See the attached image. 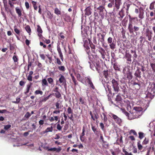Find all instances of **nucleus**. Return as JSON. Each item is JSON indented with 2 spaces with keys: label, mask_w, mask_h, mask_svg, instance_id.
Segmentation results:
<instances>
[{
  "label": "nucleus",
  "mask_w": 155,
  "mask_h": 155,
  "mask_svg": "<svg viewBox=\"0 0 155 155\" xmlns=\"http://www.w3.org/2000/svg\"><path fill=\"white\" fill-rule=\"evenodd\" d=\"M106 34V32L104 30H101V32L97 34L98 38V45L100 46L101 44L103 47L106 48L108 47L107 43L105 42V37Z\"/></svg>",
  "instance_id": "1"
},
{
  "label": "nucleus",
  "mask_w": 155,
  "mask_h": 155,
  "mask_svg": "<svg viewBox=\"0 0 155 155\" xmlns=\"http://www.w3.org/2000/svg\"><path fill=\"white\" fill-rule=\"evenodd\" d=\"M131 5V4H129L128 3L125 2L124 3L122 8L119 11L118 14V18L121 21L125 15L124 9L126 10V14L127 15H128L129 13V9Z\"/></svg>",
  "instance_id": "2"
},
{
  "label": "nucleus",
  "mask_w": 155,
  "mask_h": 155,
  "mask_svg": "<svg viewBox=\"0 0 155 155\" xmlns=\"http://www.w3.org/2000/svg\"><path fill=\"white\" fill-rule=\"evenodd\" d=\"M155 83L148 87L147 90L146 97L152 99L155 94Z\"/></svg>",
  "instance_id": "3"
},
{
  "label": "nucleus",
  "mask_w": 155,
  "mask_h": 155,
  "mask_svg": "<svg viewBox=\"0 0 155 155\" xmlns=\"http://www.w3.org/2000/svg\"><path fill=\"white\" fill-rule=\"evenodd\" d=\"M112 86L113 88L114 91L115 93H117L119 91V82L118 81H117L114 79H113L111 81Z\"/></svg>",
  "instance_id": "4"
},
{
  "label": "nucleus",
  "mask_w": 155,
  "mask_h": 155,
  "mask_svg": "<svg viewBox=\"0 0 155 155\" xmlns=\"http://www.w3.org/2000/svg\"><path fill=\"white\" fill-rule=\"evenodd\" d=\"M94 8L95 11H97L98 13L102 18H104V12L105 11L104 7L102 5H100L96 8L95 7Z\"/></svg>",
  "instance_id": "5"
},
{
  "label": "nucleus",
  "mask_w": 155,
  "mask_h": 155,
  "mask_svg": "<svg viewBox=\"0 0 155 155\" xmlns=\"http://www.w3.org/2000/svg\"><path fill=\"white\" fill-rule=\"evenodd\" d=\"M85 79L86 83H87L89 86L92 89L94 90L95 87L92 81V78L89 76H88L85 77Z\"/></svg>",
  "instance_id": "6"
},
{
  "label": "nucleus",
  "mask_w": 155,
  "mask_h": 155,
  "mask_svg": "<svg viewBox=\"0 0 155 155\" xmlns=\"http://www.w3.org/2000/svg\"><path fill=\"white\" fill-rule=\"evenodd\" d=\"M107 43L109 44L110 48L114 49L115 48L116 42L114 41L112 38L109 37L107 39Z\"/></svg>",
  "instance_id": "7"
},
{
  "label": "nucleus",
  "mask_w": 155,
  "mask_h": 155,
  "mask_svg": "<svg viewBox=\"0 0 155 155\" xmlns=\"http://www.w3.org/2000/svg\"><path fill=\"white\" fill-rule=\"evenodd\" d=\"M109 116L111 117H112L118 124H120L122 122L121 119L119 117L116 115L114 114L110 113L109 114Z\"/></svg>",
  "instance_id": "8"
},
{
  "label": "nucleus",
  "mask_w": 155,
  "mask_h": 155,
  "mask_svg": "<svg viewBox=\"0 0 155 155\" xmlns=\"http://www.w3.org/2000/svg\"><path fill=\"white\" fill-rule=\"evenodd\" d=\"M59 76H61L60 78L59 79V81L61 83H62V84L64 85V88L66 89L67 85L66 79L64 76L61 74L59 75Z\"/></svg>",
  "instance_id": "9"
},
{
  "label": "nucleus",
  "mask_w": 155,
  "mask_h": 155,
  "mask_svg": "<svg viewBox=\"0 0 155 155\" xmlns=\"http://www.w3.org/2000/svg\"><path fill=\"white\" fill-rule=\"evenodd\" d=\"M145 34L146 37H147L148 40L149 41H151L152 40V32L148 28L146 29Z\"/></svg>",
  "instance_id": "10"
},
{
  "label": "nucleus",
  "mask_w": 155,
  "mask_h": 155,
  "mask_svg": "<svg viewBox=\"0 0 155 155\" xmlns=\"http://www.w3.org/2000/svg\"><path fill=\"white\" fill-rule=\"evenodd\" d=\"M92 7L89 6L86 8L84 10L85 16H88L91 15L92 13Z\"/></svg>",
  "instance_id": "11"
},
{
  "label": "nucleus",
  "mask_w": 155,
  "mask_h": 155,
  "mask_svg": "<svg viewBox=\"0 0 155 155\" xmlns=\"http://www.w3.org/2000/svg\"><path fill=\"white\" fill-rule=\"evenodd\" d=\"M125 75L127 77L125 79H127L129 81H130L133 78L132 72L130 69H128Z\"/></svg>",
  "instance_id": "12"
},
{
  "label": "nucleus",
  "mask_w": 155,
  "mask_h": 155,
  "mask_svg": "<svg viewBox=\"0 0 155 155\" xmlns=\"http://www.w3.org/2000/svg\"><path fill=\"white\" fill-rule=\"evenodd\" d=\"M51 95V94H50L48 96H47L46 97H44L41 98L39 101V105H41L42 104V103L43 102H45L48 100L50 97V96Z\"/></svg>",
  "instance_id": "13"
},
{
  "label": "nucleus",
  "mask_w": 155,
  "mask_h": 155,
  "mask_svg": "<svg viewBox=\"0 0 155 155\" xmlns=\"http://www.w3.org/2000/svg\"><path fill=\"white\" fill-rule=\"evenodd\" d=\"M127 64H130L132 61L131 55L129 53H126L125 55Z\"/></svg>",
  "instance_id": "14"
},
{
  "label": "nucleus",
  "mask_w": 155,
  "mask_h": 155,
  "mask_svg": "<svg viewBox=\"0 0 155 155\" xmlns=\"http://www.w3.org/2000/svg\"><path fill=\"white\" fill-rule=\"evenodd\" d=\"M137 69L134 75L136 78H140L141 77V72L140 71V68L137 67Z\"/></svg>",
  "instance_id": "15"
},
{
  "label": "nucleus",
  "mask_w": 155,
  "mask_h": 155,
  "mask_svg": "<svg viewBox=\"0 0 155 155\" xmlns=\"http://www.w3.org/2000/svg\"><path fill=\"white\" fill-rule=\"evenodd\" d=\"M94 65L95 66V68L97 71L98 73L100 72V68H101V63L99 61H96L94 64Z\"/></svg>",
  "instance_id": "16"
},
{
  "label": "nucleus",
  "mask_w": 155,
  "mask_h": 155,
  "mask_svg": "<svg viewBox=\"0 0 155 155\" xmlns=\"http://www.w3.org/2000/svg\"><path fill=\"white\" fill-rule=\"evenodd\" d=\"M110 72L108 70H104L103 71V75L106 79V81L109 80V78L110 77Z\"/></svg>",
  "instance_id": "17"
},
{
  "label": "nucleus",
  "mask_w": 155,
  "mask_h": 155,
  "mask_svg": "<svg viewBox=\"0 0 155 155\" xmlns=\"http://www.w3.org/2000/svg\"><path fill=\"white\" fill-rule=\"evenodd\" d=\"M115 7L118 10L119 9L120 6L121 4V0H114Z\"/></svg>",
  "instance_id": "18"
},
{
  "label": "nucleus",
  "mask_w": 155,
  "mask_h": 155,
  "mask_svg": "<svg viewBox=\"0 0 155 155\" xmlns=\"http://www.w3.org/2000/svg\"><path fill=\"white\" fill-rule=\"evenodd\" d=\"M128 30L130 34H133L134 32V26H133L131 22H129L128 26Z\"/></svg>",
  "instance_id": "19"
},
{
  "label": "nucleus",
  "mask_w": 155,
  "mask_h": 155,
  "mask_svg": "<svg viewBox=\"0 0 155 155\" xmlns=\"http://www.w3.org/2000/svg\"><path fill=\"white\" fill-rule=\"evenodd\" d=\"M57 51H58L59 56L62 61H63V56L61 52V48L59 45H58L57 46Z\"/></svg>",
  "instance_id": "20"
},
{
  "label": "nucleus",
  "mask_w": 155,
  "mask_h": 155,
  "mask_svg": "<svg viewBox=\"0 0 155 155\" xmlns=\"http://www.w3.org/2000/svg\"><path fill=\"white\" fill-rule=\"evenodd\" d=\"M122 98L120 95L119 94H117L115 99V101L117 102L116 103L119 105L121 104L122 101Z\"/></svg>",
  "instance_id": "21"
},
{
  "label": "nucleus",
  "mask_w": 155,
  "mask_h": 155,
  "mask_svg": "<svg viewBox=\"0 0 155 155\" xmlns=\"http://www.w3.org/2000/svg\"><path fill=\"white\" fill-rule=\"evenodd\" d=\"M89 44L90 46L91 49V51L93 53H95V46L94 45L92 42L90 41H89Z\"/></svg>",
  "instance_id": "22"
},
{
  "label": "nucleus",
  "mask_w": 155,
  "mask_h": 155,
  "mask_svg": "<svg viewBox=\"0 0 155 155\" xmlns=\"http://www.w3.org/2000/svg\"><path fill=\"white\" fill-rule=\"evenodd\" d=\"M131 53L133 54V58L134 59V61H136L135 59L137 58V55L136 53V50H131Z\"/></svg>",
  "instance_id": "23"
},
{
  "label": "nucleus",
  "mask_w": 155,
  "mask_h": 155,
  "mask_svg": "<svg viewBox=\"0 0 155 155\" xmlns=\"http://www.w3.org/2000/svg\"><path fill=\"white\" fill-rule=\"evenodd\" d=\"M122 91L123 93L124 94H127V89L126 87V86L125 85H122L121 87Z\"/></svg>",
  "instance_id": "24"
},
{
  "label": "nucleus",
  "mask_w": 155,
  "mask_h": 155,
  "mask_svg": "<svg viewBox=\"0 0 155 155\" xmlns=\"http://www.w3.org/2000/svg\"><path fill=\"white\" fill-rule=\"evenodd\" d=\"M107 5L108 7L109 8H112L113 7H114H114H115V6L114 5V0H111V1Z\"/></svg>",
  "instance_id": "25"
},
{
  "label": "nucleus",
  "mask_w": 155,
  "mask_h": 155,
  "mask_svg": "<svg viewBox=\"0 0 155 155\" xmlns=\"http://www.w3.org/2000/svg\"><path fill=\"white\" fill-rule=\"evenodd\" d=\"M64 20L67 22L71 21V18L70 16L67 14H64Z\"/></svg>",
  "instance_id": "26"
},
{
  "label": "nucleus",
  "mask_w": 155,
  "mask_h": 155,
  "mask_svg": "<svg viewBox=\"0 0 155 155\" xmlns=\"http://www.w3.org/2000/svg\"><path fill=\"white\" fill-rule=\"evenodd\" d=\"M92 129L94 132V134L96 135H97L99 134V131L97 130V128L91 125Z\"/></svg>",
  "instance_id": "27"
},
{
  "label": "nucleus",
  "mask_w": 155,
  "mask_h": 155,
  "mask_svg": "<svg viewBox=\"0 0 155 155\" xmlns=\"http://www.w3.org/2000/svg\"><path fill=\"white\" fill-rule=\"evenodd\" d=\"M122 112L123 113L127 116L128 117V118L129 119H131V118H130L129 115H130V114L127 112L125 109L124 108H121L120 109Z\"/></svg>",
  "instance_id": "28"
},
{
  "label": "nucleus",
  "mask_w": 155,
  "mask_h": 155,
  "mask_svg": "<svg viewBox=\"0 0 155 155\" xmlns=\"http://www.w3.org/2000/svg\"><path fill=\"white\" fill-rule=\"evenodd\" d=\"M32 85V83H30L29 84H27V85L26 91L24 93L25 94H27L29 92L30 88Z\"/></svg>",
  "instance_id": "29"
},
{
  "label": "nucleus",
  "mask_w": 155,
  "mask_h": 155,
  "mask_svg": "<svg viewBox=\"0 0 155 155\" xmlns=\"http://www.w3.org/2000/svg\"><path fill=\"white\" fill-rule=\"evenodd\" d=\"M101 82L102 83V84L104 87L105 88V89L106 91L107 92V88H106V86L108 84V83L109 82H106L104 80H102L101 81Z\"/></svg>",
  "instance_id": "30"
},
{
  "label": "nucleus",
  "mask_w": 155,
  "mask_h": 155,
  "mask_svg": "<svg viewBox=\"0 0 155 155\" xmlns=\"http://www.w3.org/2000/svg\"><path fill=\"white\" fill-rule=\"evenodd\" d=\"M129 22H135L136 21H138V18L137 17H131L130 15H129Z\"/></svg>",
  "instance_id": "31"
},
{
  "label": "nucleus",
  "mask_w": 155,
  "mask_h": 155,
  "mask_svg": "<svg viewBox=\"0 0 155 155\" xmlns=\"http://www.w3.org/2000/svg\"><path fill=\"white\" fill-rule=\"evenodd\" d=\"M53 130V127L52 126H51L50 127H47L43 132L45 134L49 132H52Z\"/></svg>",
  "instance_id": "32"
},
{
  "label": "nucleus",
  "mask_w": 155,
  "mask_h": 155,
  "mask_svg": "<svg viewBox=\"0 0 155 155\" xmlns=\"http://www.w3.org/2000/svg\"><path fill=\"white\" fill-rule=\"evenodd\" d=\"M134 108L135 110L134 112H139V113H140V114H141V111L142 110V109L141 107H134Z\"/></svg>",
  "instance_id": "33"
},
{
  "label": "nucleus",
  "mask_w": 155,
  "mask_h": 155,
  "mask_svg": "<svg viewBox=\"0 0 155 155\" xmlns=\"http://www.w3.org/2000/svg\"><path fill=\"white\" fill-rule=\"evenodd\" d=\"M139 39H140V42L141 44L142 43L143 41H144V42L145 41V38L144 36V35H143V32H142V35L140 36Z\"/></svg>",
  "instance_id": "34"
},
{
  "label": "nucleus",
  "mask_w": 155,
  "mask_h": 155,
  "mask_svg": "<svg viewBox=\"0 0 155 155\" xmlns=\"http://www.w3.org/2000/svg\"><path fill=\"white\" fill-rule=\"evenodd\" d=\"M141 70L143 72V76H144V77H145L146 76L145 73L147 72V71H146V69L145 67L143 65H141Z\"/></svg>",
  "instance_id": "35"
},
{
  "label": "nucleus",
  "mask_w": 155,
  "mask_h": 155,
  "mask_svg": "<svg viewBox=\"0 0 155 155\" xmlns=\"http://www.w3.org/2000/svg\"><path fill=\"white\" fill-rule=\"evenodd\" d=\"M155 3V1L153 2H152L150 5L149 9L150 10L155 11V8H154V4Z\"/></svg>",
  "instance_id": "36"
},
{
  "label": "nucleus",
  "mask_w": 155,
  "mask_h": 155,
  "mask_svg": "<svg viewBox=\"0 0 155 155\" xmlns=\"http://www.w3.org/2000/svg\"><path fill=\"white\" fill-rule=\"evenodd\" d=\"M16 12L18 14L19 17H21L22 15V13L20 9L17 7L15 8Z\"/></svg>",
  "instance_id": "37"
},
{
  "label": "nucleus",
  "mask_w": 155,
  "mask_h": 155,
  "mask_svg": "<svg viewBox=\"0 0 155 155\" xmlns=\"http://www.w3.org/2000/svg\"><path fill=\"white\" fill-rule=\"evenodd\" d=\"M144 12H140L139 13L138 17L140 19H142L144 18Z\"/></svg>",
  "instance_id": "38"
},
{
  "label": "nucleus",
  "mask_w": 155,
  "mask_h": 155,
  "mask_svg": "<svg viewBox=\"0 0 155 155\" xmlns=\"http://www.w3.org/2000/svg\"><path fill=\"white\" fill-rule=\"evenodd\" d=\"M139 112H134V114H135V116L136 118H138L140 117V116H141L142 113V110L141 111V114H140V113H139Z\"/></svg>",
  "instance_id": "39"
},
{
  "label": "nucleus",
  "mask_w": 155,
  "mask_h": 155,
  "mask_svg": "<svg viewBox=\"0 0 155 155\" xmlns=\"http://www.w3.org/2000/svg\"><path fill=\"white\" fill-rule=\"evenodd\" d=\"M106 88H107V91H108L110 96L111 95H112V93L110 89V87L108 84L106 86Z\"/></svg>",
  "instance_id": "40"
},
{
  "label": "nucleus",
  "mask_w": 155,
  "mask_h": 155,
  "mask_svg": "<svg viewBox=\"0 0 155 155\" xmlns=\"http://www.w3.org/2000/svg\"><path fill=\"white\" fill-rule=\"evenodd\" d=\"M59 101H57L55 103V105L56 107V109L57 110H59L61 108L60 104L59 103Z\"/></svg>",
  "instance_id": "41"
},
{
  "label": "nucleus",
  "mask_w": 155,
  "mask_h": 155,
  "mask_svg": "<svg viewBox=\"0 0 155 155\" xmlns=\"http://www.w3.org/2000/svg\"><path fill=\"white\" fill-rule=\"evenodd\" d=\"M54 12L57 15H60L61 13V11L57 8H55Z\"/></svg>",
  "instance_id": "42"
},
{
  "label": "nucleus",
  "mask_w": 155,
  "mask_h": 155,
  "mask_svg": "<svg viewBox=\"0 0 155 155\" xmlns=\"http://www.w3.org/2000/svg\"><path fill=\"white\" fill-rule=\"evenodd\" d=\"M97 12V11H94V20H97L99 18V15Z\"/></svg>",
  "instance_id": "43"
},
{
  "label": "nucleus",
  "mask_w": 155,
  "mask_h": 155,
  "mask_svg": "<svg viewBox=\"0 0 155 155\" xmlns=\"http://www.w3.org/2000/svg\"><path fill=\"white\" fill-rule=\"evenodd\" d=\"M113 67L115 70L118 71H120V68L118 65H117V63L114 64Z\"/></svg>",
  "instance_id": "44"
},
{
  "label": "nucleus",
  "mask_w": 155,
  "mask_h": 155,
  "mask_svg": "<svg viewBox=\"0 0 155 155\" xmlns=\"http://www.w3.org/2000/svg\"><path fill=\"white\" fill-rule=\"evenodd\" d=\"M42 85L43 86H48V83L45 79H44L42 80Z\"/></svg>",
  "instance_id": "45"
},
{
  "label": "nucleus",
  "mask_w": 155,
  "mask_h": 155,
  "mask_svg": "<svg viewBox=\"0 0 155 155\" xmlns=\"http://www.w3.org/2000/svg\"><path fill=\"white\" fill-rule=\"evenodd\" d=\"M32 4L33 5L34 9L35 10H37L38 9V7L36 5L37 2H36L32 1Z\"/></svg>",
  "instance_id": "46"
},
{
  "label": "nucleus",
  "mask_w": 155,
  "mask_h": 155,
  "mask_svg": "<svg viewBox=\"0 0 155 155\" xmlns=\"http://www.w3.org/2000/svg\"><path fill=\"white\" fill-rule=\"evenodd\" d=\"M58 68L59 70L63 72L65 70V68L63 66H58Z\"/></svg>",
  "instance_id": "47"
},
{
  "label": "nucleus",
  "mask_w": 155,
  "mask_h": 155,
  "mask_svg": "<svg viewBox=\"0 0 155 155\" xmlns=\"http://www.w3.org/2000/svg\"><path fill=\"white\" fill-rule=\"evenodd\" d=\"M54 95L57 98H59L61 97V95L59 91L56 92Z\"/></svg>",
  "instance_id": "48"
},
{
  "label": "nucleus",
  "mask_w": 155,
  "mask_h": 155,
  "mask_svg": "<svg viewBox=\"0 0 155 155\" xmlns=\"http://www.w3.org/2000/svg\"><path fill=\"white\" fill-rule=\"evenodd\" d=\"M139 137L140 139H142L144 137V134L142 132H140L138 133Z\"/></svg>",
  "instance_id": "49"
},
{
  "label": "nucleus",
  "mask_w": 155,
  "mask_h": 155,
  "mask_svg": "<svg viewBox=\"0 0 155 155\" xmlns=\"http://www.w3.org/2000/svg\"><path fill=\"white\" fill-rule=\"evenodd\" d=\"M25 29L28 33H29L31 32V29L29 25H27L25 27Z\"/></svg>",
  "instance_id": "50"
},
{
  "label": "nucleus",
  "mask_w": 155,
  "mask_h": 155,
  "mask_svg": "<svg viewBox=\"0 0 155 155\" xmlns=\"http://www.w3.org/2000/svg\"><path fill=\"white\" fill-rule=\"evenodd\" d=\"M149 142V139L148 138H147L146 137H145L143 142V144L145 145L147 144Z\"/></svg>",
  "instance_id": "51"
},
{
  "label": "nucleus",
  "mask_w": 155,
  "mask_h": 155,
  "mask_svg": "<svg viewBox=\"0 0 155 155\" xmlns=\"http://www.w3.org/2000/svg\"><path fill=\"white\" fill-rule=\"evenodd\" d=\"M14 30L15 32L18 35H19L20 34V31L17 28L16 26H14Z\"/></svg>",
  "instance_id": "52"
},
{
  "label": "nucleus",
  "mask_w": 155,
  "mask_h": 155,
  "mask_svg": "<svg viewBox=\"0 0 155 155\" xmlns=\"http://www.w3.org/2000/svg\"><path fill=\"white\" fill-rule=\"evenodd\" d=\"M37 31L38 33H42V30L40 26L39 25H38L37 26Z\"/></svg>",
  "instance_id": "53"
},
{
  "label": "nucleus",
  "mask_w": 155,
  "mask_h": 155,
  "mask_svg": "<svg viewBox=\"0 0 155 155\" xmlns=\"http://www.w3.org/2000/svg\"><path fill=\"white\" fill-rule=\"evenodd\" d=\"M42 41L47 44H49L50 43V40L49 39H46L45 38L43 37L42 39Z\"/></svg>",
  "instance_id": "54"
},
{
  "label": "nucleus",
  "mask_w": 155,
  "mask_h": 155,
  "mask_svg": "<svg viewBox=\"0 0 155 155\" xmlns=\"http://www.w3.org/2000/svg\"><path fill=\"white\" fill-rule=\"evenodd\" d=\"M83 27L82 26H81V33L82 34H86L87 35V29H85V28H84L83 30Z\"/></svg>",
  "instance_id": "55"
},
{
  "label": "nucleus",
  "mask_w": 155,
  "mask_h": 155,
  "mask_svg": "<svg viewBox=\"0 0 155 155\" xmlns=\"http://www.w3.org/2000/svg\"><path fill=\"white\" fill-rule=\"evenodd\" d=\"M127 21L126 20V18H124L122 21V23L123 26H126Z\"/></svg>",
  "instance_id": "56"
},
{
  "label": "nucleus",
  "mask_w": 155,
  "mask_h": 155,
  "mask_svg": "<svg viewBox=\"0 0 155 155\" xmlns=\"http://www.w3.org/2000/svg\"><path fill=\"white\" fill-rule=\"evenodd\" d=\"M31 115V114L28 112H27L24 116V117H25L27 119Z\"/></svg>",
  "instance_id": "57"
},
{
  "label": "nucleus",
  "mask_w": 155,
  "mask_h": 155,
  "mask_svg": "<svg viewBox=\"0 0 155 155\" xmlns=\"http://www.w3.org/2000/svg\"><path fill=\"white\" fill-rule=\"evenodd\" d=\"M103 147H104L106 149H107L109 148V145L108 143L107 142V143L102 144V145Z\"/></svg>",
  "instance_id": "58"
},
{
  "label": "nucleus",
  "mask_w": 155,
  "mask_h": 155,
  "mask_svg": "<svg viewBox=\"0 0 155 155\" xmlns=\"http://www.w3.org/2000/svg\"><path fill=\"white\" fill-rule=\"evenodd\" d=\"M43 92L41 91L37 90L35 91V94L36 95L39 94L41 95H42L43 94Z\"/></svg>",
  "instance_id": "59"
},
{
  "label": "nucleus",
  "mask_w": 155,
  "mask_h": 155,
  "mask_svg": "<svg viewBox=\"0 0 155 155\" xmlns=\"http://www.w3.org/2000/svg\"><path fill=\"white\" fill-rule=\"evenodd\" d=\"M48 17L49 19H51L53 17V15L49 11H48L47 13Z\"/></svg>",
  "instance_id": "60"
},
{
  "label": "nucleus",
  "mask_w": 155,
  "mask_h": 155,
  "mask_svg": "<svg viewBox=\"0 0 155 155\" xmlns=\"http://www.w3.org/2000/svg\"><path fill=\"white\" fill-rule=\"evenodd\" d=\"M48 81L49 83L51 84H53V80L51 78H48Z\"/></svg>",
  "instance_id": "61"
},
{
  "label": "nucleus",
  "mask_w": 155,
  "mask_h": 155,
  "mask_svg": "<svg viewBox=\"0 0 155 155\" xmlns=\"http://www.w3.org/2000/svg\"><path fill=\"white\" fill-rule=\"evenodd\" d=\"M11 127V125L10 124H8L6 125H4V129L6 130H8Z\"/></svg>",
  "instance_id": "62"
},
{
  "label": "nucleus",
  "mask_w": 155,
  "mask_h": 155,
  "mask_svg": "<svg viewBox=\"0 0 155 155\" xmlns=\"http://www.w3.org/2000/svg\"><path fill=\"white\" fill-rule=\"evenodd\" d=\"M84 41V45L83 46L84 47V48L86 47H87L88 46V41L87 40H84V41Z\"/></svg>",
  "instance_id": "63"
},
{
  "label": "nucleus",
  "mask_w": 155,
  "mask_h": 155,
  "mask_svg": "<svg viewBox=\"0 0 155 155\" xmlns=\"http://www.w3.org/2000/svg\"><path fill=\"white\" fill-rule=\"evenodd\" d=\"M150 66L153 70L154 72H155V64L150 63Z\"/></svg>",
  "instance_id": "64"
}]
</instances>
